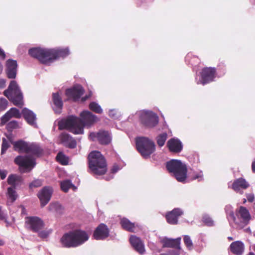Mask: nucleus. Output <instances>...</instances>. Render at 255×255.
Listing matches in <instances>:
<instances>
[{"label":"nucleus","instance_id":"1","mask_svg":"<svg viewBox=\"0 0 255 255\" xmlns=\"http://www.w3.org/2000/svg\"><path fill=\"white\" fill-rule=\"evenodd\" d=\"M80 115V118L70 116L60 122L59 129H66L75 134H83L84 127H90L98 120L96 115L88 111H83Z\"/></svg>","mask_w":255,"mask_h":255},{"label":"nucleus","instance_id":"2","mask_svg":"<svg viewBox=\"0 0 255 255\" xmlns=\"http://www.w3.org/2000/svg\"><path fill=\"white\" fill-rule=\"evenodd\" d=\"M29 54L37 59L42 63L47 64L60 57H65L70 54L68 47L65 48L46 49L39 47L30 48Z\"/></svg>","mask_w":255,"mask_h":255},{"label":"nucleus","instance_id":"3","mask_svg":"<svg viewBox=\"0 0 255 255\" xmlns=\"http://www.w3.org/2000/svg\"><path fill=\"white\" fill-rule=\"evenodd\" d=\"M26 153L31 155H18L14 159V163L18 165L21 172L26 173L30 171L35 166V159L32 155L40 156L42 150L35 144H28Z\"/></svg>","mask_w":255,"mask_h":255},{"label":"nucleus","instance_id":"4","mask_svg":"<svg viewBox=\"0 0 255 255\" xmlns=\"http://www.w3.org/2000/svg\"><path fill=\"white\" fill-rule=\"evenodd\" d=\"M89 239L87 232L77 229L65 233L60 239V243L65 248H76L84 244Z\"/></svg>","mask_w":255,"mask_h":255},{"label":"nucleus","instance_id":"5","mask_svg":"<svg viewBox=\"0 0 255 255\" xmlns=\"http://www.w3.org/2000/svg\"><path fill=\"white\" fill-rule=\"evenodd\" d=\"M89 167L91 171L96 175H103L107 170L105 158L100 151L91 152L88 157Z\"/></svg>","mask_w":255,"mask_h":255},{"label":"nucleus","instance_id":"6","mask_svg":"<svg viewBox=\"0 0 255 255\" xmlns=\"http://www.w3.org/2000/svg\"><path fill=\"white\" fill-rule=\"evenodd\" d=\"M167 170L175 177L178 182L186 183L187 168L180 160L172 159L166 162Z\"/></svg>","mask_w":255,"mask_h":255},{"label":"nucleus","instance_id":"7","mask_svg":"<svg viewBox=\"0 0 255 255\" xmlns=\"http://www.w3.org/2000/svg\"><path fill=\"white\" fill-rule=\"evenodd\" d=\"M3 94L14 105L18 107L22 106V93L16 81H11L10 82L8 88L3 92Z\"/></svg>","mask_w":255,"mask_h":255},{"label":"nucleus","instance_id":"8","mask_svg":"<svg viewBox=\"0 0 255 255\" xmlns=\"http://www.w3.org/2000/svg\"><path fill=\"white\" fill-rule=\"evenodd\" d=\"M137 151L144 158H148L154 152L155 145L154 142L145 137H138L135 139Z\"/></svg>","mask_w":255,"mask_h":255},{"label":"nucleus","instance_id":"9","mask_svg":"<svg viewBox=\"0 0 255 255\" xmlns=\"http://www.w3.org/2000/svg\"><path fill=\"white\" fill-rule=\"evenodd\" d=\"M138 115L140 123L146 128H153L158 123V116L151 111L144 110L140 111Z\"/></svg>","mask_w":255,"mask_h":255},{"label":"nucleus","instance_id":"10","mask_svg":"<svg viewBox=\"0 0 255 255\" xmlns=\"http://www.w3.org/2000/svg\"><path fill=\"white\" fill-rule=\"evenodd\" d=\"M89 138L92 141H95L96 139H97L100 144L107 145L111 142L112 135L111 132L109 131L100 130L97 132H90Z\"/></svg>","mask_w":255,"mask_h":255},{"label":"nucleus","instance_id":"11","mask_svg":"<svg viewBox=\"0 0 255 255\" xmlns=\"http://www.w3.org/2000/svg\"><path fill=\"white\" fill-rule=\"evenodd\" d=\"M236 216L239 223H235L243 227L248 225L251 219L249 211L243 206H241L236 210Z\"/></svg>","mask_w":255,"mask_h":255},{"label":"nucleus","instance_id":"12","mask_svg":"<svg viewBox=\"0 0 255 255\" xmlns=\"http://www.w3.org/2000/svg\"><path fill=\"white\" fill-rule=\"evenodd\" d=\"M216 69L214 68H205L201 73V79L197 81V84L204 85L214 80L215 78Z\"/></svg>","mask_w":255,"mask_h":255},{"label":"nucleus","instance_id":"13","mask_svg":"<svg viewBox=\"0 0 255 255\" xmlns=\"http://www.w3.org/2000/svg\"><path fill=\"white\" fill-rule=\"evenodd\" d=\"M25 224L30 230L35 233L39 232L44 227V223L42 220L36 216L27 217Z\"/></svg>","mask_w":255,"mask_h":255},{"label":"nucleus","instance_id":"14","mask_svg":"<svg viewBox=\"0 0 255 255\" xmlns=\"http://www.w3.org/2000/svg\"><path fill=\"white\" fill-rule=\"evenodd\" d=\"M53 192L51 187L45 186L38 193L37 196L42 207L45 206L50 200Z\"/></svg>","mask_w":255,"mask_h":255},{"label":"nucleus","instance_id":"15","mask_svg":"<svg viewBox=\"0 0 255 255\" xmlns=\"http://www.w3.org/2000/svg\"><path fill=\"white\" fill-rule=\"evenodd\" d=\"M84 93L83 88L79 84L75 85L72 88L67 89L65 92L66 96L74 101L79 100Z\"/></svg>","mask_w":255,"mask_h":255},{"label":"nucleus","instance_id":"16","mask_svg":"<svg viewBox=\"0 0 255 255\" xmlns=\"http://www.w3.org/2000/svg\"><path fill=\"white\" fill-rule=\"evenodd\" d=\"M109 236V228L107 225L102 223L97 227L93 233V237L97 240H104Z\"/></svg>","mask_w":255,"mask_h":255},{"label":"nucleus","instance_id":"17","mask_svg":"<svg viewBox=\"0 0 255 255\" xmlns=\"http://www.w3.org/2000/svg\"><path fill=\"white\" fill-rule=\"evenodd\" d=\"M183 214V210L178 208H174L171 211L168 212L166 215L167 222L171 225H176L181 216Z\"/></svg>","mask_w":255,"mask_h":255},{"label":"nucleus","instance_id":"18","mask_svg":"<svg viewBox=\"0 0 255 255\" xmlns=\"http://www.w3.org/2000/svg\"><path fill=\"white\" fill-rule=\"evenodd\" d=\"M17 64L15 60L8 59L6 62V74L9 79H15L17 74Z\"/></svg>","mask_w":255,"mask_h":255},{"label":"nucleus","instance_id":"19","mask_svg":"<svg viewBox=\"0 0 255 255\" xmlns=\"http://www.w3.org/2000/svg\"><path fill=\"white\" fill-rule=\"evenodd\" d=\"M22 114L29 125L35 128H38L36 123V116L32 111L25 108L22 110Z\"/></svg>","mask_w":255,"mask_h":255},{"label":"nucleus","instance_id":"20","mask_svg":"<svg viewBox=\"0 0 255 255\" xmlns=\"http://www.w3.org/2000/svg\"><path fill=\"white\" fill-rule=\"evenodd\" d=\"M180 241L181 238L180 237L175 239L164 237L160 240L163 248H172L178 250L180 249Z\"/></svg>","mask_w":255,"mask_h":255},{"label":"nucleus","instance_id":"21","mask_svg":"<svg viewBox=\"0 0 255 255\" xmlns=\"http://www.w3.org/2000/svg\"><path fill=\"white\" fill-rule=\"evenodd\" d=\"M129 242L132 247L140 254H143L145 252L144 247L141 240L134 235H131L129 238Z\"/></svg>","mask_w":255,"mask_h":255},{"label":"nucleus","instance_id":"22","mask_svg":"<svg viewBox=\"0 0 255 255\" xmlns=\"http://www.w3.org/2000/svg\"><path fill=\"white\" fill-rule=\"evenodd\" d=\"M60 139L64 146L70 148H74L76 146L77 143L75 140L66 132H63L60 134Z\"/></svg>","mask_w":255,"mask_h":255},{"label":"nucleus","instance_id":"23","mask_svg":"<svg viewBox=\"0 0 255 255\" xmlns=\"http://www.w3.org/2000/svg\"><path fill=\"white\" fill-rule=\"evenodd\" d=\"M167 146L170 151L174 152H179L183 148L180 140L175 138H172L168 141Z\"/></svg>","mask_w":255,"mask_h":255},{"label":"nucleus","instance_id":"24","mask_svg":"<svg viewBox=\"0 0 255 255\" xmlns=\"http://www.w3.org/2000/svg\"><path fill=\"white\" fill-rule=\"evenodd\" d=\"M229 249L232 253L236 255H241L245 249L244 243L240 241L233 242L230 246Z\"/></svg>","mask_w":255,"mask_h":255},{"label":"nucleus","instance_id":"25","mask_svg":"<svg viewBox=\"0 0 255 255\" xmlns=\"http://www.w3.org/2000/svg\"><path fill=\"white\" fill-rule=\"evenodd\" d=\"M249 186V184L243 178L235 180L232 184V188L236 192H240L241 190L246 189Z\"/></svg>","mask_w":255,"mask_h":255},{"label":"nucleus","instance_id":"26","mask_svg":"<svg viewBox=\"0 0 255 255\" xmlns=\"http://www.w3.org/2000/svg\"><path fill=\"white\" fill-rule=\"evenodd\" d=\"M52 101L54 105L53 109L55 113H60L63 107V102L58 93H53Z\"/></svg>","mask_w":255,"mask_h":255},{"label":"nucleus","instance_id":"27","mask_svg":"<svg viewBox=\"0 0 255 255\" xmlns=\"http://www.w3.org/2000/svg\"><path fill=\"white\" fill-rule=\"evenodd\" d=\"M14 150L19 152L26 153L28 144L27 142L22 140H19L16 141L12 142Z\"/></svg>","mask_w":255,"mask_h":255},{"label":"nucleus","instance_id":"28","mask_svg":"<svg viewBox=\"0 0 255 255\" xmlns=\"http://www.w3.org/2000/svg\"><path fill=\"white\" fill-rule=\"evenodd\" d=\"M225 211L226 214L227 218L230 224L231 222L239 223V220L237 219L236 215L233 211V207L230 205H227L225 207Z\"/></svg>","mask_w":255,"mask_h":255},{"label":"nucleus","instance_id":"29","mask_svg":"<svg viewBox=\"0 0 255 255\" xmlns=\"http://www.w3.org/2000/svg\"><path fill=\"white\" fill-rule=\"evenodd\" d=\"M121 224L125 230L130 232H134V224L130 222L128 219L126 218L122 219L121 221Z\"/></svg>","mask_w":255,"mask_h":255},{"label":"nucleus","instance_id":"30","mask_svg":"<svg viewBox=\"0 0 255 255\" xmlns=\"http://www.w3.org/2000/svg\"><path fill=\"white\" fill-rule=\"evenodd\" d=\"M7 180L9 185H11L13 188H15L21 182V177L15 174H11L8 177Z\"/></svg>","mask_w":255,"mask_h":255},{"label":"nucleus","instance_id":"31","mask_svg":"<svg viewBox=\"0 0 255 255\" xmlns=\"http://www.w3.org/2000/svg\"><path fill=\"white\" fill-rule=\"evenodd\" d=\"M56 159L57 161L62 165L68 164L69 161V158L61 152H59L57 154L56 156Z\"/></svg>","mask_w":255,"mask_h":255},{"label":"nucleus","instance_id":"32","mask_svg":"<svg viewBox=\"0 0 255 255\" xmlns=\"http://www.w3.org/2000/svg\"><path fill=\"white\" fill-rule=\"evenodd\" d=\"M167 138V133L166 132H163L160 134L156 137V140L157 144L160 146L162 147L164 145L165 141Z\"/></svg>","mask_w":255,"mask_h":255},{"label":"nucleus","instance_id":"33","mask_svg":"<svg viewBox=\"0 0 255 255\" xmlns=\"http://www.w3.org/2000/svg\"><path fill=\"white\" fill-rule=\"evenodd\" d=\"M89 108L91 110L96 113L102 114L103 113V110L101 106L95 102H91L89 104Z\"/></svg>","mask_w":255,"mask_h":255},{"label":"nucleus","instance_id":"34","mask_svg":"<svg viewBox=\"0 0 255 255\" xmlns=\"http://www.w3.org/2000/svg\"><path fill=\"white\" fill-rule=\"evenodd\" d=\"M72 186V183L69 180H64L60 183L61 189L65 192H67Z\"/></svg>","mask_w":255,"mask_h":255},{"label":"nucleus","instance_id":"35","mask_svg":"<svg viewBox=\"0 0 255 255\" xmlns=\"http://www.w3.org/2000/svg\"><path fill=\"white\" fill-rule=\"evenodd\" d=\"M14 188L13 187H8L7 188L8 200H10L11 202H13L17 198V194Z\"/></svg>","mask_w":255,"mask_h":255},{"label":"nucleus","instance_id":"36","mask_svg":"<svg viewBox=\"0 0 255 255\" xmlns=\"http://www.w3.org/2000/svg\"><path fill=\"white\" fill-rule=\"evenodd\" d=\"M48 208L50 212H58L62 209V206L58 202H52L49 204Z\"/></svg>","mask_w":255,"mask_h":255},{"label":"nucleus","instance_id":"37","mask_svg":"<svg viewBox=\"0 0 255 255\" xmlns=\"http://www.w3.org/2000/svg\"><path fill=\"white\" fill-rule=\"evenodd\" d=\"M7 215L6 210H2L1 207L0 206V220H4L6 224V226L8 227L11 225V223L9 222L7 220Z\"/></svg>","mask_w":255,"mask_h":255},{"label":"nucleus","instance_id":"38","mask_svg":"<svg viewBox=\"0 0 255 255\" xmlns=\"http://www.w3.org/2000/svg\"><path fill=\"white\" fill-rule=\"evenodd\" d=\"M52 232V229H46L43 231H39L38 232V236L42 239L47 238Z\"/></svg>","mask_w":255,"mask_h":255},{"label":"nucleus","instance_id":"39","mask_svg":"<svg viewBox=\"0 0 255 255\" xmlns=\"http://www.w3.org/2000/svg\"><path fill=\"white\" fill-rule=\"evenodd\" d=\"M202 221L207 226L212 227L214 226V222L213 219L208 215H205L203 217Z\"/></svg>","mask_w":255,"mask_h":255},{"label":"nucleus","instance_id":"40","mask_svg":"<svg viewBox=\"0 0 255 255\" xmlns=\"http://www.w3.org/2000/svg\"><path fill=\"white\" fill-rule=\"evenodd\" d=\"M9 146L10 145L8 140L5 138H3L2 139L1 154H4Z\"/></svg>","mask_w":255,"mask_h":255},{"label":"nucleus","instance_id":"41","mask_svg":"<svg viewBox=\"0 0 255 255\" xmlns=\"http://www.w3.org/2000/svg\"><path fill=\"white\" fill-rule=\"evenodd\" d=\"M18 127V123L14 120L9 122L6 125V128L8 131H12L13 129L17 128Z\"/></svg>","mask_w":255,"mask_h":255},{"label":"nucleus","instance_id":"42","mask_svg":"<svg viewBox=\"0 0 255 255\" xmlns=\"http://www.w3.org/2000/svg\"><path fill=\"white\" fill-rule=\"evenodd\" d=\"M43 184V180L41 179H35L32 181L29 185L30 188H37L41 186Z\"/></svg>","mask_w":255,"mask_h":255},{"label":"nucleus","instance_id":"43","mask_svg":"<svg viewBox=\"0 0 255 255\" xmlns=\"http://www.w3.org/2000/svg\"><path fill=\"white\" fill-rule=\"evenodd\" d=\"M191 179L192 180L197 179L199 181L203 180V174L202 171L195 172L192 175H191Z\"/></svg>","mask_w":255,"mask_h":255},{"label":"nucleus","instance_id":"44","mask_svg":"<svg viewBox=\"0 0 255 255\" xmlns=\"http://www.w3.org/2000/svg\"><path fill=\"white\" fill-rule=\"evenodd\" d=\"M13 118L10 114V112L8 111L0 119V122L1 125L5 124L9 120Z\"/></svg>","mask_w":255,"mask_h":255},{"label":"nucleus","instance_id":"45","mask_svg":"<svg viewBox=\"0 0 255 255\" xmlns=\"http://www.w3.org/2000/svg\"><path fill=\"white\" fill-rule=\"evenodd\" d=\"M10 114L13 118H20L21 117V114L19 111L15 108H11L8 110Z\"/></svg>","mask_w":255,"mask_h":255},{"label":"nucleus","instance_id":"46","mask_svg":"<svg viewBox=\"0 0 255 255\" xmlns=\"http://www.w3.org/2000/svg\"><path fill=\"white\" fill-rule=\"evenodd\" d=\"M184 242L186 246V247L189 249L191 250L192 249L193 244L192 240L190 239V237L188 235H185L184 237Z\"/></svg>","mask_w":255,"mask_h":255},{"label":"nucleus","instance_id":"47","mask_svg":"<svg viewBox=\"0 0 255 255\" xmlns=\"http://www.w3.org/2000/svg\"><path fill=\"white\" fill-rule=\"evenodd\" d=\"M8 105V102L6 99L4 98H1L0 99V110H4Z\"/></svg>","mask_w":255,"mask_h":255},{"label":"nucleus","instance_id":"48","mask_svg":"<svg viewBox=\"0 0 255 255\" xmlns=\"http://www.w3.org/2000/svg\"><path fill=\"white\" fill-rule=\"evenodd\" d=\"M160 255H180L179 251L170 250L168 252L161 254Z\"/></svg>","mask_w":255,"mask_h":255},{"label":"nucleus","instance_id":"49","mask_svg":"<svg viewBox=\"0 0 255 255\" xmlns=\"http://www.w3.org/2000/svg\"><path fill=\"white\" fill-rule=\"evenodd\" d=\"M109 115L111 118L114 119H117L118 118L117 112L114 109L109 110Z\"/></svg>","mask_w":255,"mask_h":255},{"label":"nucleus","instance_id":"50","mask_svg":"<svg viewBox=\"0 0 255 255\" xmlns=\"http://www.w3.org/2000/svg\"><path fill=\"white\" fill-rule=\"evenodd\" d=\"M121 168L120 167V166L117 164H115L113 166L111 171L113 174H114L116 172H117L119 170H120Z\"/></svg>","mask_w":255,"mask_h":255},{"label":"nucleus","instance_id":"51","mask_svg":"<svg viewBox=\"0 0 255 255\" xmlns=\"http://www.w3.org/2000/svg\"><path fill=\"white\" fill-rule=\"evenodd\" d=\"M7 175V171L5 170H0V176L1 179H4L5 178Z\"/></svg>","mask_w":255,"mask_h":255},{"label":"nucleus","instance_id":"52","mask_svg":"<svg viewBox=\"0 0 255 255\" xmlns=\"http://www.w3.org/2000/svg\"><path fill=\"white\" fill-rule=\"evenodd\" d=\"M6 86V80L4 79L0 78V89H3Z\"/></svg>","mask_w":255,"mask_h":255},{"label":"nucleus","instance_id":"53","mask_svg":"<svg viewBox=\"0 0 255 255\" xmlns=\"http://www.w3.org/2000/svg\"><path fill=\"white\" fill-rule=\"evenodd\" d=\"M247 198L249 202H252L254 200L255 197L253 194H250L247 195Z\"/></svg>","mask_w":255,"mask_h":255},{"label":"nucleus","instance_id":"54","mask_svg":"<svg viewBox=\"0 0 255 255\" xmlns=\"http://www.w3.org/2000/svg\"><path fill=\"white\" fill-rule=\"evenodd\" d=\"M0 58L3 60L5 58V52L1 48H0Z\"/></svg>","mask_w":255,"mask_h":255},{"label":"nucleus","instance_id":"55","mask_svg":"<svg viewBox=\"0 0 255 255\" xmlns=\"http://www.w3.org/2000/svg\"><path fill=\"white\" fill-rule=\"evenodd\" d=\"M191 54L188 53V54L186 55V57H185V60H186V61H188V60H189V58H190V57H191Z\"/></svg>","mask_w":255,"mask_h":255},{"label":"nucleus","instance_id":"56","mask_svg":"<svg viewBox=\"0 0 255 255\" xmlns=\"http://www.w3.org/2000/svg\"><path fill=\"white\" fill-rule=\"evenodd\" d=\"M3 70V66L1 63L0 62V75L1 74Z\"/></svg>","mask_w":255,"mask_h":255},{"label":"nucleus","instance_id":"57","mask_svg":"<svg viewBox=\"0 0 255 255\" xmlns=\"http://www.w3.org/2000/svg\"><path fill=\"white\" fill-rule=\"evenodd\" d=\"M20 207L22 209L21 214H24L25 211V208L23 206H20Z\"/></svg>","mask_w":255,"mask_h":255},{"label":"nucleus","instance_id":"58","mask_svg":"<svg viewBox=\"0 0 255 255\" xmlns=\"http://www.w3.org/2000/svg\"><path fill=\"white\" fill-rule=\"evenodd\" d=\"M112 178H113V175H112V176H110V177H106V179L107 180H110V179H112Z\"/></svg>","mask_w":255,"mask_h":255},{"label":"nucleus","instance_id":"59","mask_svg":"<svg viewBox=\"0 0 255 255\" xmlns=\"http://www.w3.org/2000/svg\"><path fill=\"white\" fill-rule=\"evenodd\" d=\"M4 245V242L0 239V246H2Z\"/></svg>","mask_w":255,"mask_h":255},{"label":"nucleus","instance_id":"60","mask_svg":"<svg viewBox=\"0 0 255 255\" xmlns=\"http://www.w3.org/2000/svg\"><path fill=\"white\" fill-rule=\"evenodd\" d=\"M228 239L229 240V241H232L234 240V238L232 237H228Z\"/></svg>","mask_w":255,"mask_h":255},{"label":"nucleus","instance_id":"61","mask_svg":"<svg viewBox=\"0 0 255 255\" xmlns=\"http://www.w3.org/2000/svg\"><path fill=\"white\" fill-rule=\"evenodd\" d=\"M248 255H255L254 253L251 252Z\"/></svg>","mask_w":255,"mask_h":255},{"label":"nucleus","instance_id":"62","mask_svg":"<svg viewBox=\"0 0 255 255\" xmlns=\"http://www.w3.org/2000/svg\"><path fill=\"white\" fill-rule=\"evenodd\" d=\"M253 249L254 251L255 252V245H254L253 246Z\"/></svg>","mask_w":255,"mask_h":255},{"label":"nucleus","instance_id":"63","mask_svg":"<svg viewBox=\"0 0 255 255\" xmlns=\"http://www.w3.org/2000/svg\"><path fill=\"white\" fill-rule=\"evenodd\" d=\"M12 222H14V218H12Z\"/></svg>","mask_w":255,"mask_h":255},{"label":"nucleus","instance_id":"64","mask_svg":"<svg viewBox=\"0 0 255 255\" xmlns=\"http://www.w3.org/2000/svg\"><path fill=\"white\" fill-rule=\"evenodd\" d=\"M189 63H191V64H193L192 61H189Z\"/></svg>","mask_w":255,"mask_h":255}]
</instances>
